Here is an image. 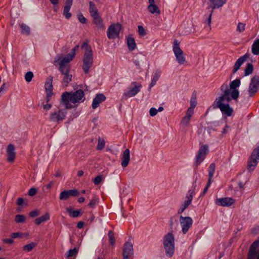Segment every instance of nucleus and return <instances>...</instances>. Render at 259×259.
I'll list each match as a JSON object with an SVG mask.
<instances>
[{"label":"nucleus","mask_w":259,"mask_h":259,"mask_svg":"<svg viewBox=\"0 0 259 259\" xmlns=\"http://www.w3.org/2000/svg\"><path fill=\"white\" fill-rule=\"evenodd\" d=\"M240 85V79L237 78L231 82L230 89L227 83L223 84L221 87L222 94L217 98L212 104L213 108H219L222 112L226 115H231L233 110L229 106L232 99L236 100L239 95V91L236 89Z\"/></svg>","instance_id":"nucleus-1"},{"label":"nucleus","mask_w":259,"mask_h":259,"mask_svg":"<svg viewBox=\"0 0 259 259\" xmlns=\"http://www.w3.org/2000/svg\"><path fill=\"white\" fill-rule=\"evenodd\" d=\"M98 202V199L94 198L90 201V203H89V206L91 207H94Z\"/></svg>","instance_id":"nucleus-53"},{"label":"nucleus","mask_w":259,"mask_h":259,"mask_svg":"<svg viewBox=\"0 0 259 259\" xmlns=\"http://www.w3.org/2000/svg\"><path fill=\"white\" fill-rule=\"evenodd\" d=\"M93 18L94 23L96 25V27L98 28L103 29L104 28L103 20L99 15L93 17Z\"/></svg>","instance_id":"nucleus-28"},{"label":"nucleus","mask_w":259,"mask_h":259,"mask_svg":"<svg viewBox=\"0 0 259 259\" xmlns=\"http://www.w3.org/2000/svg\"><path fill=\"white\" fill-rule=\"evenodd\" d=\"M17 205H27V202L25 201L22 198H19L17 199Z\"/></svg>","instance_id":"nucleus-49"},{"label":"nucleus","mask_w":259,"mask_h":259,"mask_svg":"<svg viewBox=\"0 0 259 259\" xmlns=\"http://www.w3.org/2000/svg\"><path fill=\"white\" fill-rule=\"evenodd\" d=\"M259 90V76H253L250 80L248 92L249 97L254 96Z\"/></svg>","instance_id":"nucleus-8"},{"label":"nucleus","mask_w":259,"mask_h":259,"mask_svg":"<svg viewBox=\"0 0 259 259\" xmlns=\"http://www.w3.org/2000/svg\"><path fill=\"white\" fill-rule=\"evenodd\" d=\"M251 51L255 55L259 54V39H257L253 43L251 48Z\"/></svg>","instance_id":"nucleus-33"},{"label":"nucleus","mask_w":259,"mask_h":259,"mask_svg":"<svg viewBox=\"0 0 259 259\" xmlns=\"http://www.w3.org/2000/svg\"><path fill=\"white\" fill-rule=\"evenodd\" d=\"M85 100L84 94L82 90L74 92H65L61 96V103L67 109H71Z\"/></svg>","instance_id":"nucleus-2"},{"label":"nucleus","mask_w":259,"mask_h":259,"mask_svg":"<svg viewBox=\"0 0 259 259\" xmlns=\"http://www.w3.org/2000/svg\"><path fill=\"white\" fill-rule=\"evenodd\" d=\"M84 223L83 222H79L77 224V227L79 229H81L83 227Z\"/></svg>","instance_id":"nucleus-62"},{"label":"nucleus","mask_w":259,"mask_h":259,"mask_svg":"<svg viewBox=\"0 0 259 259\" xmlns=\"http://www.w3.org/2000/svg\"><path fill=\"white\" fill-rule=\"evenodd\" d=\"M50 219V215L48 212H46L44 215L35 219L34 222L35 223L39 225L41 223L47 221Z\"/></svg>","instance_id":"nucleus-30"},{"label":"nucleus","mask_w":259,"mask_h":259,"mask_svg":"<svg viewBox=\"0 0 259 259\" xmlns=\"http://www.w3.org/2000/svg\"><path fill=\"white\" fill-rule=\"evenodd\" d=\"M195 189L189 190L187 194L185 200L178 211L179 214L182 213L191 203L194 195Z\"/></svg>","instance_id":"nucleus-10"},{"label":"nucleus","mask_w":259,"mask_h":259,"mask_svg":"<svg viewBox=\"0 0 259 259\" xmlns=\"http://www.w3.org/2000/svg\"><path fill=\"white\" fill-rule=\"evenodd\" d=\"M108 235L110 245L112 246H114L115 241L113 232L112 231H109Z\"/></svg>","instance_id":"nucleus-40"},{"label":"nucleus","mask_w":259,"mask_h":259,"mask_svg":"<svg viewBox=\"0 0 259 259\" xmlns=\"http://www.w3.org/2000/svg\"><path fill=\"white\" fill-rule=\"evenodd\" d=\"M253 70V65L251 63H248L244 70L245 75L247 76L251 74Z\"/></svg>","instance_id":"nucleus-37"},{"label":"nucleus","mask_w":259,"mask_h":259,"mask_svg":"<svg viewBox=\"0 0 259 259\" xmlns=\"http://www.w3.org/2000/svg\"><path fill=\"white\" fill-rule=\"evenodd\" d=\"M33 77V72L31 71H28L25 75V79L27 82H30L31 81Z\"/></svg>","instance_id":"nucleus-44"},{"label":"nucleus","mask_w":259,"mask_h":259,"mask_svg":"<svg viewBox=\"0 0 259 259\" xmlns=\"http://www.w3.org/2000/svg\"><path fill=\"white\" fill-rule=\"evenodd\" d=\"M52 107V105L51 104H47L46 105H44V109L48 110H49Z\"/></svg>","instance_id":"nucleus-61"},{"label":"nucleus","mask_w":259,"mask_h":259,"mask_svg":"<svg viewBox=\"0 0 259 259\" xmlns=\"http://www.w3.org/2000/svg\"><path fill=\"white\" fill-rule=\"evenodd\" d=\"M215 165L214 163L210 164L208 170V180L209 183H211V179L215 171Z\"/></svg>","instance_id":"nucleus-34"},{"label":"nucleus","mask_w":259,"mask_h":259,"mask_svg":"<svg viewBox=\"0 0 259 259\" xmlns=\"http://www.w3.org/2000/svg\"><path fill=\"white\" fill-rule=\"evenodd\" d=\"M134 85V87L130 89L128 92L124 93V96L126 97L130 98L137 95L140 91L141 88V84L136 82H133L132 83Z\"/></svg>","instance_id":"nucleus-17"},{"label":"nucleus","mask_w":259,"mask_h":259,"mask_svg":"<svg viewBox=\"0 0 259 259\" xmlns=\"http://www.w3.org/2000/svg\"><path fill=\"white\" fill-rule=\"evenodd\" d=\"M130 160V151L128 149H126L123 152L121 158V165L125 167L128 164Z\"/></svg>","instance_id":"nucleus-24"},{"label":"nucleus","mask_w":259,"mask_h":259,"mask_svg":"<svg viewBox=\"0 0 259 259\" xmlns=\"http://www.w3.org/2000/svg\"><path fill=\"white\" fill-rule=\"evenodd\" d=\"M105 145V140L99 137L98 140V145L97 146V149L98 150H101L104 148Z\"/></svg>","instance_id":"nucleus-39"},{"label":"nucleus","mask_w":259,"mask_h":259,"mask_svg":"<svg viewBox=\"0 0 259 259\" xmlns=\"http://www.w3.org/2000/svg\"><path fill=\"white\" fill-rule=\"evenodd\" d=\"M66 112L63 110H58L50 114V120L52 121L59 123L64 120L66 116Z\"/></svg>","instance_id":"nucleus-13"},{"label":"nucleus","mask_w":259,"mask_h":259,"mask_svg":"<svg viewBox=\"0 0 259 259\" xmlns=\"http://www.w3.org/2000/svg\"><path fill=\"white\" fill-rule=\"evenodd\" d=\"M230 130V127L229 126H228L227 125H226L222 132V135H223L227 134Z\"/></svg>","instance_id":"nucleus-57"},{"label":"nucleus","mask_w":259,"mask_h":259,"mask_svg":"<svg viewBox=\"0 0 259 259\" xmlns=\"http://www.w3.org/2000/svg\"><path fill=\"white\" fill-rule=\"evenodd\" d=\"M245 29V24L239 22L237 26V31L239 33L243 32Z\"/></svg>","instance_id":"nucleus-42"},{"label":"nucleus","mask_w":259,"mask_h":259,"mask_svg":"<svg viewBox=\"0 0 259 259\" xmlns=\"http://www.w3.org/2000/svg\"><path fill=\"white\" fill-rule=\"evenodd\" d=\"M106 100V97L102 94L97 95L94 99L92 103V108L93 109L97 108L99 104Z\"/></svg>","instance_id":"nucleus-25"},{"label":"nucleus","mask_w":259,"mask_h":259,"mask_svg":"<svg viewBox=\"0 0 259 259\" xmlns=\"http://www.w3.org/2000/svg\"><path fill=\"white\" fill-rule=\"evenodd\" d=\"M66 210L69 213V214L73 218H76L82 214L80 210H72V209L69 207L67 208Z\"/></svg>","instance_id":"nucleus-35"},{"label":"nucleus","mask_w":259,"mask_h":259,"mask_svg":"<svg viewBox=\"0 0 259 259\" xmlns=\"http://www.w3.org/2000/svg\"><path fill=\"white\" fill-rule=\"evenodd\" d=\"M190 120V118L185 116L182 120V123L185 125H188V123H189V121Z\"/></svg>","instance_id":"nucleus-52"},{"label":"nucleus","mask_w":259,"mask_h":259,"mask_svg":"<svg viewBox=\"0 0 259 259\" xmlns=\"http://www.w3.org/2000/svg\"><path fill=\"white\" fill-rule=\"evenodd\" d=\"M40 214V211L37 209H35L29 212V217L31 218H34L38 216Z\"/></svg>","instance_id":"nucleus-47"},{"label":"nucleus","mask_w":259,"mask_h":259,"mask_svg":"<svg viewBox=\"0 0 259 259\" xmlns=\"http://www.w3.org/2000/svg\"><path fill=\"white\" fill-rule=\"evenodd\" d=\"M36 192L37 191L35 188H31L28 192V194L29 196H33L36 194Z\"/></svg>","instance_id":"nucleus-54"},{"label":"nucleus","mask_w":259,"mask_h":259,"mask_svg":"<svg viewBox=\"0 0 259 259\" xmlns=\"http://www.w3.org/2000/svg\"><path fill=\"white\" fill-rule=\"evenodd\" d=\"M121 29V25L120 24L117 23L110 25L107 31L108 38L115 39L118 37Z\"/></svg>","instance_id":"nucleus-9"},{"label":"nucleus","mask_w":259,"mask_h":259,"mask_svg":"<svg viewBox=\"0 0 259 259\" xmlns=\"http://www.w3.org/2000/svg\"><path fill=\"white\" fill-rule=\"evenodd\" d=\"M26 217L24 215L17 214V223H24Z\"/></svg>","instance_id":"nucleus-50"},{"label":"nucleus","mask_w":259,"mask_h":259,"mask_svg":"<svg viewBox=\"0 0 259 259\" xmlns=\"http://www.w3.org/2000/svg\"><path fill=\"white\" fill-rule=\"evenodd\" d=\"M11 21H10V24H11V25L12 26H14V24H15V19H14V20H13V17H12V11H11Z\"/></svg>","instance_id":"nucleus-63"},{"label":"nucleus","mask_w":259,"mask_h":259,"mask_svg":"<svg viewBox=\"0 0 259 259\" xmlns=\"http://www.w3.org/2000/svg\"><path fill=\"white\" fill-rule=\"evenodd\" d=\"M81 48L85 50L83 57L82 69L85 73H88L89 69L92 67L93 63V55L92 48L87 41L84 42L81 46Z\"/></svg>","instance_id":"nucleus-3"},{"label":"nucleus","mask_w":259,"mask_h":259,"mask_svg":"<svg viewBox=\"0 0 259 259\" xmlns=\"http://www.w3.org/2000/svg\"><path fill=\"white\" fill-rule=\"evenodd\" d=\"M62 74L63 75L62 79V84L66 87L68 85L69 82L72 80V75L69 73V69H62L60 70Z\"/></svg>","instance_id":"nucleus-19"},{"label":"nucleus","mask_w":259,"mask_h":259,"mask_svg":"<svg viewBox=\"0 0 259 259\" xmlns=\"http://www.w3.org/2000/svg\"><path fill=\"white\" fill-rule=\"evenodd\" d=\"M194 112V109H192V108H189L187 110L186 113V116L191 118V117L192 116V114Z\"/></svg>","instance_id":"nucleus-51"},{"label":"nucleus","mask_w":259,"mask_h":259,"mask_svg":"<svg viewBox=\"0 0 259 259\" xmlns=\"http://www.w3.org/2000/svg\"><path fill=\"white\" fill-rule=\"evenodd\" d=\"M14 146L10 144L8 145L7 150V160L9 162H13L15 158V152Z\"/></svg>","instance_id":"nucleus-23"},{"label":"nucleus","mask_w":259,"mask_h":259,"mask_svg":"<svg viewBox=\"0 0 259 259\" xmlns=\"http://www.w3.org/2000/svg\"><path fill=\"white\" fill-rule=\"evenodd\" d=\"M259 162V146L252 152L247 162V169L249 171H253Z\"/></svg>","instance_id":"nucleus-7"},{"label":"nucleus","mask_w":259,"mask_h":259,"mask_svg":"<svg viewBox=\"0 0 259 259\" xmlns=\"http://www.w3.org/2000/svg\"><path fill=\"white\" fill-rule=\"evenodd\" d=\"M134 255L133 245L130 242H126L123 246L122 255L133 256Z\"/></svg>","instance_id":"nucleus-20"},{"label":"nucleus","mask_w":259,"mask_h":259,"mask_svg":"<svg viewBox=\"0 0 259 259\" xmlns=\"http://www.w3.org/2000/svg\"><path fill=\"white\" fill-rule=\"evenodd\" d=\"M165 254L167 256H172L175 251V237L171 232H169L163 237V241Z\"/></svg>","instance_id":"nucleus-4"},{"label":"nucleus","mask_w":259,"mask_h":259,"mask_svg":"<svg viewBox=\"0 0 259 259\" xmlns=\"http://www.w3.org/2000/svg\"><path fill=\"white\" fill-rule=\"evenodd\" d=\"M138 32L139 34L141 36H144L146 35V33L145 30L143 28V27L141 25H139L138 27Z\"/></svg>","instance_id":"nucleus-48"},{"label":"nucleus","mask_w":259,"mask_h":259,"mask_svg":"<svg viewBox=\"0 0 259 259\" xmlns=\"http://www.w3.org/2000/svg\"><path fill=\"white\" fill-rule=\"evenodd\" d=\"M180 223L183 234H186L193 224V220L189 217H180Z\"/></svg>","instance_id":"nucleus-11"},{"label":"nucleus","mask_w":259,"mask_h":259,"mask_svg":"<svg viewBox=\"0 0 259 259\" xmlns=\"http://www.w3.org/2000/svg\"><path fill=\"white\" fill-rule=\"evenodd\" d=\"M235 201V200L232 198L224 197L217 199L215 203L219 206L229 207L233 204Z\"/></svg>","instance_id":"nucleus-16"},{"label":"nucleus","mask_w":259,"mask_h":259,"mask_svg":"<svg viewBox=\"0 0 259 259\" xmlns=\"http://www.w3.org/2000/svg\"><path fill=\"white\" fill-rule=\"evenodd\" d=\"M78 249L74 248L73 249H70L68 250L66 254L67 257H73L75 258L78 253Z\"/></svg>","instance_id":"nucleus-38"},{"label":"nucleus","mask_w":259,"mask_h":259,"mask_svg":"<svg viewBox=\"0 0 259 259\" xmlns=\"http://www.w3.org/2000/svg\"><path fill=\"white\" fill-rule=\"evenodd\" d=\"M211 5L207 7V9H211L209 11V14L207 18L206 22L210 29H211V17L213 11L215 9H219L223 6L226 4L227 0H209Z\"/></svg>","instance_id":"nucleus-6"},{"label":"nucleus","mask_w":259,"mask_h":259,"mask_svg":"<svg viewBox=\"0 0 259 259\" xmlns=\"http://www.w3.org/2000/svg\"><path fill=\"white\" fill-rule=\"evenodd\" d=\"M197 100L196 95H193L191 97L190 100V107L189 108H192V109H194L197 105Z\"/></svg>","instance_id":"nucleus-41"},{"label":"nucleus","mask_w":259,"mask_h":259,"mask_svg":"<svg viewBox=\"0 0 259 259\" xmlns=\"http://www.w3.org/2000/svg\"><path fill=\"white\" fill-rule=\"evenodd\" d=\"M77 18L81 23L85 24L87 23V19L83 16L82 14H79L77 15Z\"/></svg>","instance_id":"nucleus-46"},{"label":"nucleus","mask_w":259,"mask_h":259,"mask_svg":"<svg viewBox=\"0 0 259 259\" xmlns=\"http://www.w3.org/2000/svg\"><path fill=\"white\" fill-rule=\"evenodd\" d=\"M20 27L21 29V32L25 35H29L30 33V29L28 26L24 24H21L20 25Z\"/></svg>","instance_id":"nucleus-36"},{"label":"nucleus","mask_w":259,"mask_h":259,"mask_svg":"<svg viewBox=\"0 0 259 259\" xmlns=\"http://www.w3.org/2000/svg\"><path fill=\"white\" fill-rule=\"evenodd\" d=\"M79 195L78 191L76 189L64 190L61 192L60 195V200H66L69 196H76Z\"/></svg>","instance_id":"nucleus-18"},{"label":"nucleus","mask_w":259,"mask_h":259,"mask_svg":"<svg viewBox=\"0 0 259 259\" xmlns=\"http://www.w3.org/2000/svg\"><path fill=\"white\" fill-rule=\"evenodd\" d=\"M210 184H211V183H209V180H208V183H207L205 188H204V189L203 190V191L202 192V194L203 195L205 194L206 193V192H207V191L208 190V188L210 186Z\"/></svg>","instance_id":"nucleus-58"},{"label":"nucleus","mask_w":259,"mask_h":259,"mask_svg":"<svg viewBox=\"0 0 259 259\" xmlns=\"http://www.w3.org/2000/svg\"><path fill=\"white\" fill-rule=\"evenodd\" d=\"M259 247V240L254 241L250 246L248 252V259H259V253L257 254V249Z\"/></svg>","instance_id":"nucleus-14"},{"label":"nucleus","mask_w":259,"mask_h":259,"mask_svg":"<svg viewBox=\"0 0 259 259\" xmlns=\"http://www.w3.org/2000/svg\"><path fill=\"white\" fill-rule=\"evenodd\" d=\"M4 243L12 244L14 242V240L12 238H6L3 240Z\"/></svg>","instance_id":"nucleus-56"},{"label":"nucleus","mask_w":259,"mask_h":259,"mask_svg":"<svg viewBox=\"0 0 259 259\" xmlns=\"http://www.w3.org/2000/svg\"><path fill=\"white\" fill-rule=\"evenodd\" d=\"M79 48V45L76 46L72 50L71 53H70L71 55H73L74 56H75V52Z\"/></svg>","instance_id":"nucleus-59"},{"label":"nucleus","mask_w":259,"mask_h":259,"mask_svg":"<svg viewBox=\"0 0 259 259\" xmlns=\"http://www.w3.org/2000/svg\"><path fill=\"white\" fill-rule=\"evenodd\" d=\"M103 176L102 175H98V176H97L96 177H95L94 179H93V182H94V183L96 185H99L102 181L103 180Z\"/></svg>","instance_id":"nucleus-45"},{"label":"nucleus","mask_w":259,"mask_h":259,"mask_svg":"<svg viewBox=\"0 0 259 259\" xmlns=\"http://www.w3.org/2000/svg\"><path fill=\"white\" fill-rule=\"evenodd\" d=\"M172 50L178 63L180 65L184 64L186 62V59L184 52L180 47V42L177 39L174 41Z\"/></svg>","instance_id":"nucleus-5"},{"label":"nucleus","mask_w":259,"mask_h":259,"mask_svg":"<svg viewBox=\"0 0 259 259\" xmlns=\"http://www.w3.org/2000/svg\"><path fill=\"white\" fill-rule=\"evenodd\" d=\"M208 152V146L206 145H202L198 152V154L196 156V164L198 165L205 159Z\"/></svg>","instance_id":"nucleus-12"},{"label":"nucleus","mask_w":259,"mask_h":259,"mask_svg":"<svg viewBox=\"0 0 259 259\" xmlns=\"http://www.w3.org/2000/svg\"><path fill=\"white\" fill-rule=\"evenodd\" d=\"M53 77L50 76L45 83V89L46 93H53Z\"/></svg>","instance_id":"nucleus-27"},{"label":"nucleus","mask_w":259,"mask_h":259,"mask_svg":"<svg viewBox=\"0 0 259 259\" xmlns=\"http://www.w3.org/2000/svg\"><path fill=\"white\" fill-rule=\"evenodd\" d=\"M127 44L130 51H133L136 47L135 39L131 36L127 37Z\"/></svg>","instance_id":"nucleus-31"},{"label":"nucleus","mask_w":259,"mask_h":259,"mask_svg":"<svg viewBox=\"0 0 259 259\" xmlns=\"http://www.w3.org/2000/svg\"><path fill=\"white\" fill-rule=\"evenodd\" d=\"M149 113L150 116H154L157 113V110L155 108H151L150 109Z\"/></svg>","instance_id":"nucleus-55"},{"label":"nucleus","mask_w":259,"mask_h":259,"mask_svg":"<svg viewBox=\"0 0 259 259\" xmlns=\"http://www.w3.org/2000/svg\"><path fill=\"white\" fill-rule=\"evenodd\" d=\"M53 5H57L59 4V0H49Z\"/></svg>","instance_id":"nucleus-64"},{"label":"nucleus","mask_w":259,"mask_h":259,"mask_svg":"<svg viewBox=\"0 0 259 259\" xmlns=\"http://www.w3.org/2000/svg\"><path fill=\"white\" fill-rule=\"evenodd\" d=\"M72 3L73 0H66L65 1V6L63 10V15L67 19H69L71 16V14L69 12V11L72 5Z\"/></svg>","instance_id":"nucleus-26"},{"label":"nucleus","mask_w":259,"mask_h":259,"mask_svg":"<svg viewBox=\"0 0 259 259\" xmlns=\"http://www.w3.org/2000/svg\"><path fill=\"white\" fill-rule=\"evenodd\" d=\"M160 75H161L160 70L159 69H157L154 74V76L153 77V78H152L151 83L150 84L149 90L151 89V88L153 85H154L156 83V82L159 78Z\"/></svg>","instance_id":"nucleus-29"},{"label":"nucleus","mask_w":259,"mask_h":259,"mask_svg":"<svg viewBox=\"0 0 259 259\" xmlns=\"http://www.w3.org/2000/svg\"><path fill=\"white\" fill-rule=\"evenodd\" d=\"M36 245V244L34 242H31L28 244H27L26 245H24L23 248L24 250L30 251H31Z\"/></svg>","instance_id":"nucleus-43"},{"label":"nucleus","mask_w":259,"mask_h":259,"mask_svg":"<svg viewBox=\"0 0 259 259\" xmlns=\"http://www.w3.org/2000/svg\"><path fill=\"white\" fill-rule=\"evenodd\" d=\"M149 5L147 7L148 11L152 14L160 15L161 12L159 8L155 5V0H148Z\"/></svg>","instance_id":"nucleus-22"},{"label":"nucleus","mask_w":259,"mask_h":259,"mask_svg":"<svg viewBox=\"0 0 259 259\" xmlns=\"http://www.w3.org/2000/svg\"><path fill=\"white\" fill-rule=\"evenodd\" d=\"M53 93H47L46 97V102H49L50 101V98L52 97Z\"/></svg>","instance_id":"nucleus-60"},{"label":"nucleus","mask_w":259,"mask_h":259,"mask_svg":"<svg viewBox=\"0 0 259 259\" xmlns=\"http://www.w3.org/2000/svg\"><path fill=\"white\" fill-rule=\"evenodd\" d=\"M90 9L89 11L91 14V16L93 17L94 16H97L99 14L98 11L95 6V4L92 2H90Z\"/></svg>","instance_id":"nucleus-32"},{"label":"nucleus","mask_w":259,"mask_h":259,"mask_svg":"<svg viewBox=\"0 0 259 259\" xmlns=\"http://www.w3.org/2000/svg\"><path fill=\"white\" fill-rule=\"evenodd\" d=\"M249 57V55L248 53H246L243 56L240 57L239 59L235 63L233 71V72L234 73L236 72L238 69L240 68V66L242 65L243 63L246 60L247 58Z\"/></svg>","instance_id":"nucleus-21"},{"label":"nucleus","mask_w":259,"mask_h":259,"mask_svg":"<svg viewBox=\"0 0 259 259\" xmlns=\"http://www.w3.org/2000/svg\"><path fill=\"white\" fill-rule=\"evenodd\" d=\"M74 55H71V54H68L65 57L63 58L59 57L56 61L59 62L60 64V70H62L63 68L69 69V66L66 65L65 64L71 61Z\"/></svg>","instance_id":"nucleus-15"}]
</instances>
